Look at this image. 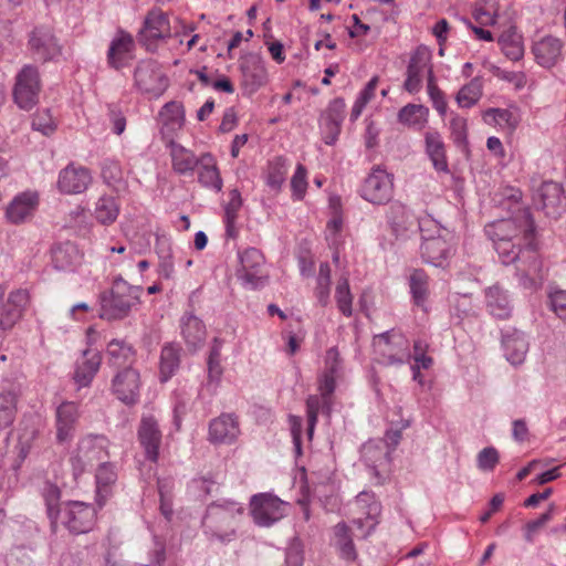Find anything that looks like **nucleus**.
Masks as SVG:
<instances>
[{
	"label": "nucleus",
	"mask_w": 566,
	"mask_h": 566,
	"mask_svg": "<svg viewBox=\"0 0 566 566\" xmlns=\"http://www.w3.org/2000/svg\"><path fill=\"white\" fill-rule=\"evenodd\" d=\"M563 187L560 184L544 181L536 191L535 203L546 216L556 218L564 209Z\"/></svg>",
	"instance_id": "19"
},
{
	"label": "nucleus",
	"mask_w": 566,
	"mask_h": 566,
	"mask_svg": "<svg viewBox=\"0 0 566 566\" xmlns=\"http://www.w3.org/2000/svg\"><path fill=\"white\" fill-rule=\"evenodd\" d=\"M490 118L499 125L507 124L510 127H515L516 125V120L509 109L490 108L485 112V120L489 122Z\"/></svg>",
	"instance_id": "63"
},
{
	"label": "nucleus",
	"mask_w": 566,
	"mask_h": 566,
	"mask_svg": "<svg viewBox=\"0 0 566 566\" xmlns=\"http://www.w3.org/2000/svg\"><path fill=\"white\" fill-rule=\"evenodd\" d=\"M359 192L363 199L373 205H386L394 197V177L376 166L365 178Z\"/></svg>",
	"instance_id": "6"
},
{
	"label": "nucleus",
	"mask_w": 566,
	"mask_h": 566,
	"mask_svg": "<svg viewBox=\"0 0 566 566\" xmlns=\"http://www.w3.org/2000/svg\"><path fill=\"white\" fill-rule=\"evenodd\" d=\"M171 36V28L168 15L160 10H151L145 18L144 27L139 32L138 41L146 46L148 51L156 49L158 40Z\"/></svg>",
	"instance_id": "12"
},
{
	"label": "nucleus",
	"mask_w": 566,
	"mask_h": 566,
	"mask_svg": "<svg viewBox=\"0 0 566 566\" xmlns=\"http://www.w3.org/2000/svg\"><path fill=\"white\" fill-rule=\"evenodd\" d=\"M181 335L190 350L201 347L206 340V326L202 321L191 313H186L180 319Z\"/></svg>",
	"instance_id": "32"
},
{
	"label": "nucleus",
	"mask_w": 566,
	"mask_h": 566,
	"mask_svg": "<svg viewBox=\"0 0 566 566\" xmlns=\"http://www.w3.org/2000/svg\"><path fill=\"white\" fill-rule=\"evenodd\" d=\"M198 181L206 188L220 192L223 186L222 178L217 167L216 160L210 153L201 155V161L198 165Z\"/></svg>",
	"instance_id": "35"
},
{
	"label": "nucleus",
	"mask_w": 566,
	"mask_h": 566,
	"mask_svg": "<svg viewBox=\"0 0 566 566\" xmlns=\"http://www.w3.org/2000/svg\"><path fill=\"white\" fill-rule=\"evenodd\" d=\"M549 308L563 321H566V290H555L548 294Z\"/></svg>",
	"instance_id": "60"
},
{
	"label": "nucleus",
	"mask_w": 566,
	"mask_h": 566,
	"mask_svg": "<svg viewBox=\"0 0 566 566\" xmlns=\"http://www.w3.org/2000/svg\"><path fill=\"white\" fill-rule=\"evenodd\" d=\"M500 455L494 447L482 449L476 458L478 468L482 471H492L499 463Z\"/></svg>",
	"instance_id": "59"
},
{
	"label": "nucleus",
	"mask_w": 566,
	"mask_h": 566,
	"mask_svg": "<svg viewBox=\"0 0 566 566\" xmlns=\"http://www.w3.org/2000/svg\"><path fill=\"white\" fill-rule=\"evenodd\" d=\"M39 206V196L34 191L17 195L8 205L6 217L9 222L20 224L30 220Z\"/></svg>",
	"instance_id": "21"
},
{
	"label": "nucleus",
	"mask_w": 566,
	"mask_h": 566,
	"mask_svg": "<svg viewBox=\"0 0 566 566\" xmlns=\"http://www.w3.org/2000/svg\"><path fill=\"white\" fill-rule=\"evenodd\" d=\"M240 269L238 277L242 284L251 290L265 285L268 275L263 273L264 256L256 248H248L239 253Z\"/></svg>",
	"instance_id": "10"
},
{
	"label": "nucleus",
	"mask_w": 566,
	"mask_h": 566,
	"mask_svg": "<svg viewBox=\"0 0 566 566\" xmlns=\"http://www.w3.org/2000/svg\"><path fill=\"white\" fill-rule=\"evenodd\" d=\"M429 277L422 270H413L409 276V289L413 304L427 311L426 303L429 296Z\"/></svg>",
	"instance_id": "41"
},
{
	"label": "nucleus",
	"mask_w": 566,
	"mask_h": 566,
	"mask_svg": "<svg viewBox=\"0 0 566 566\" xmlns=\"http://www.w3.org/2000/svg\"><path fill=\"white\" fill-rule=\"evenodd\" d=\"M52 264L60 271H73L82 260L77 247L70 242L55 244L51 250Z\"/></svg>",
	"instance_id": "33"
},
{
	"label": "nucleus",
	"mask_w": 566,
	"mask_h": 566,
	"mask_svg": "<svg viewBox=\"0 0 566 566\" xmlns=\"http://www.w3.org/2000/svg\"><path fill=\"white\" fill-rule=\"evenodd\" d=\"M345 101L340 97L334 98L329 104L325 113V122L332 123L334 130L337 128V124H342L345 117Z\"/></svg>",
	"instance_id": "58"
},
{
	"label": "nucleus",
	"mask_w": 566,
	"mask_h": 566,
	"mask_svg": "<svg viewBox=\"0 0 566 566\" xmlns=\"http://www.w3.org/2000/svg\"><path fill=\"white\" fill-rule=\"evenodd\" d=\"M107 363L115 368L132 367L136 352L134 347L124 339H112L107 344Z\"/></svg>",
	"instance_id": "34"
},
{
	"label": "nucleus",
	"mask_w": 566,
	"mask_h": 566,
	"mask_svg": "<svg viewBox=\"0 0 566 566\" xmlns=\"http://www.w3.org/2000/svg\"><path fill=\"white\" fill-rule=\"evenodd\" d=\"M135 41L134 38L119 30L113 38L107 50V63L115 70H120L129 65L134 59Z\"/></svg>",
	"instance_id": "17"
},
{
	"label": "nucleus",
	"mask_w": 566,
	"mask_h": 566,
	"mask_svg": "<svg viewBox=\"0 0 566 566\" xmlns=\"http://www.w3.org/2000/svg\"><path fill=\"white\" fill-rule=\"evenodd\" d=\"M102 178L107 186L115 190H119L125 185L123 169L115 159H105L102 163Z\"/></svg>",
	"instance_id": "47"
},
{
	"label": "nucleus",
	"mask_w": 566,
	"mask_h": 566,
	"mask_svg": "<svg viewBox=\"0 0 566 566\" xmlns=\"http://www.w3.org/2000/svg\"><path fill=\"white\" fill-rule=\"evenodd\" d=\"M242 86L248 94L255 93L266 81V70L259 54L250 53L240 63Z\"/></svg>",
	"instance_id": "18"
},
{
	"label": "nucleus",
	"mask_w": 566,
	"mask_h": 566,
	"mask_svg": "<svg viewBox=\"0 0 566 566\" xmlns=\"http://www.w3.org/2000/svg\"><path fill=\"white\" fill-rule=\"evenodd\" d=\"M20 395L21 389L18 384H9L0 391V431L14 422Z\"/></svg>",
	"instance_id": "31"
},
{
	"label": "nucleus",
	"mask_w": 566,
	"mask_h": 566,
	"mask_svg": "<svg viewBox=\"0 0 566 566\" xmlns=\"http://www.w3.org/2000/svg\"><path fill=\"white\" fill-rule=\"evenodd\" d=\"M102 357L98 352L84 350L82 361L77 363L74 380L80 387L91 384L99 369Z\"/></svg>",
	"instance_id": "36"
},
{
	"label": "nucleus",
	"mask_w": 566,
	"mask_h": 566,
	"mask_svg": "<svg viewBox=\"0 0 566 566\" xmlns=\"http://www.w3.org/2000/svg\"><path fill=\"white\" fill-rule=\"evenodd\" d=\"M484 232L504 265L514 264L525 287L542 277V261L537 253L535 224L528 209H520L513 218L485 226Z\"/></svg>",
	"instance_id": "1"
},
{
	"label": "nucleus",
	"mask_w": 566,
	"mask_h": 566,
	"mask_svg": "<svg viewBox=\"0 0 566 566\" xmlns=\"http://www.w3.org/2000/svg\"><path fill=\"white\" fill-rule=\"evenodd\" d=\"M429 109L421 104H407L398 112V120L410 127H423L428 122Z\"/></svg>",
	"instance_id": "44"
},
{
	"label": "nucleus",
	"mask_w": 566,
	"mask_h": 566,
	"mask_svg": "<svg viewBox=\"0 0 566 566\" xmlns=\"http://www.w3.org/2000/svg\"><path fill=\"white\" fill-rule=\"evenodd\" d=\"M181 348L176 344H166L163 346L159 359V379L161 382L168 381L179 369Z\"/></svg>",
	"instance_id": "38"
},
{
	"label": "nucleus",
	"mask_w": 566,
	"mask_h": 566,
	"mask_svg": "<svg viewBox=\"0 0 566 566\" xmlns=\"http://www.w3.org/2000/svg\"><path fill=\"white\" fill-rule=\"evenodd\" d=\"M427 92L434 109L441 116H444L448 108L446 95L437 85L433 70L431 69H429V76L427 78Z\"/></svg>",
	"instance_id": "51"
},
{
	"label": "nucleus",
	"mask_w": 566,
	"mask_h": 566,
	"mask_svg": "<svg viewBox=\"0 0 566 566\" xmlns=\"http://www.w3.org/2000/svg\"><path fill=\"white\" fill-rule=\"evenodd\" d=\"M428 348L429 345L423 339H417L413 342L412 358L415 360V365H420L422 369H429L433 364V359L427 355Z\"/></svg>",
	"instance_id": "61"
},
{
	"label": "nucleus",
	"mask_w": 566,
	"mask_h": 566,
	"mask_svg": "<svg viewBox=\"0 0 566 566\" xmlns=\"http://www.w3.org/2000/svg\"><path fill=\"white\" fill-rule=\"evenodd\" d=\"M322 403L323 401L316 395H311L306 399L307 436L310 439L313 437Z\"/></svg>",
	"instance_id": "57"
},
{
	"label": "nucleus",
	"mask_w": 566,
	"mask_h": 566,
	"mask_svg": "<svg viewBox=\"0 0 566 566\" xmlns=\"http://www.w3.org/2000/svg\"><path fill=\"white\" fill-rule=\"evenodd\" d=\"M287 163L283 157H274L268 163L265 171V184L272 190L279 192L286 179L287 175Z\"/></svg>",
	"instance_id": "42"
},
{
	"label": "nucleus",
	"mask_w": 566,
	"mask_h": 566,
	"mask_svg": "<svg viewBox=\"0 0 566 566\" xmlns=\"http://www.w3.org/2000/svg\"><path fill=\"white\" fill-rule=\"evenodd\" d=\"M42 496L45 502L48 517L51 522L52 532L57 531L59 517L63 505L60 504L61 490L57 485L46 481L42 488Z\"/></svg>",
	"instance_id": "40"
},
{
	"label": "nucleus",
	"mask_w": 566,
	"mask_h": 566,
	"mask_svg": "<svg viewBox=\"0 0 566 566\" xmlns=\"http://www.w3.org/2000/svg\"><path fill=\"white\" fill-rule=\"evenodd\" d=\"M112 386L114 394L120 401L133 405L139 397V373L132 367H126L116 374Z\"/></svg>",
	"instance_id": "20"
},
{
	"label": "nucleus",
	"mask_w": 566,
	"mask_h": 566,
	"mask_svg": "<svg viewBox=\"0 0 566 566\" xmlns=\"http://www.w3.org/2000/svg\"><path fill=\"white\" fill-rule=\"evenodd\" d=\"M106 446L107 439L104 436L83 438L71 458L73 475L77 478L94 465L102 463L107 458Z\"/></svg>",
	"instance_id": "4"
},
{
	"label": "nucleus",
	"mask_w": 566,
	"mask_h": 566,
	"mask_svg": "<svg viewBox=\"0 0 566 566\" xmlns=\"http://www.w3.org/2000/svg\"><path fill=\"white\" fill-rule=\"evenodd\" d=\"M160 134L167 144L175 142L185 125V108L180 102L166 103L159 112Z\"/></svg>",
	"instance_id": "15"
},
{
	"label": "nucleus",
	"mask_w": 566,
	"mask_h": 566,
	"mask_svg": "<svg viewBox=\"0 0 566 566\" xmlns=\"http://www.w3.org/2000/svg\"><path fill=\"white\" fill-rule=\"evenodd\" d=\"M95 520L96 511L94 506L80 501L64 503L59 517V522L75 535L90 532L95 524Z\"/></svg>",
	"instance_id": "8"
},
{
	"label": "nucleus",
	"mask_w": 566,
	"mask_h": 566,
	"mask_svg": "<svg viewBox=\"0 0 566 566\" xmlns=\"http://www.w3.org/2000/svg\"><path fill=\"white\" fill-rule=\"evenodd\" d=\"M356 505L365 515V520L367 522V531L363 536L367 537L371 534L378 524V517L381 513V504L376 500L374 493L363 491L356 496Z\"/></svg>",
	"instance_id": "37"
},
{
	"label": "nucleus",
	"mask_w": 566,
	"mask_h": 566,
	"mask_svg": "<svg viewBox=\"0 0 566 566\" xmlns=\"http://www.w3.org/2000/svg\"><path fill=\"white\" fill-rule=\"evenodd\" d=\"M135 85L143 93L160 96L168 87V78L151 60L140 61L134 72Z\"/></svg>",
	"instance_id": "11"
},
{
	"label": "nucleus",
	"mask_w": 566,
	"mask_h": 566,
	"mask_svg": "<svg viewBox=\"0 0 566 566\" xmlns=\"http://www.w3.org/2000/svg\"><path fill=\"white\" fill-rule=\"evenodd\" d=\"M451 137L458 146L467 143V119L454 115L450 120Z\"/></svg>",
	"instance_id": "62"
},
{
	"label": "nucleus",
	"mask_w": 566,
	"mask_h": 566,
	"mask_svg": "<svg viewBox=\"0 0 566 566\" xmlns=\"http://www.w3.org/2000/svg\"><path fill=\"white\" fill-rule=\"evenodd\" d=\"M140 291L139 286L130 285L123 277H115L111 289L103 291L98 296V316L106 321L125 318L139 303Z\"/></svg>",
	"instance_id": "2"
},
{
	"label": "nucleus",
	"mask_w": 566,
	"mask_h": 566,
	"mask_svg": "<svg viewBox=\"0 0 566 566\" xmlns=\"http://www.w3.org/2000/svg\"><path fill=\"white\" fill-rule=\"evenodd\" d=\"M28 303L29 294L25 290L11 292L0 310V327L3 331L11 329L22 317Z\"/></svg>",
	"instance_id": "23"
},
{
	"label": "nucleus",
	"mask_w": 566,
	"mask_h": 566,
	"mask_svg": "<svg viewBox=\"0 0 566 566\" xmlns=\"http://www.w3.org/2000/svg\"><path fill=\"white\" fill-rule=\"evenodd\" d=\"M116 481V473L112 464L102 462L96 472L97 494L106 496L108 486Z\"/></svg>",
	"instance_id": "53"
},
{
	"label": "nucleus",
	"mask_w": 566,
	"mask_h": 566,
	"mask_svg": "<svg viewBox=\"0 0 566 566\" xmlns=\"http://www.w3.org/2000/svg\"><path fill=\"white\" fill-rule=\"evenodd\" d=\"M29 44L33 54L42 61H50L61 53V46L54 34L45 27L35 28L33 30Z\"/></svg>",
	"instance_id": "24"
},
{
	"label": "nucleus",
	"mask_w": 566,
	"mask_h": 566,
	"mask_svg": "<svg viewBox=\"0 0 566 566\" xmlns=\"http://www.w3.org/2000/svg\"><path fill=\"white\" fill-rule=\"evenodd\" d=\"M484 294L486 310L492 316L500 319H505L511 316L513 304L507 291L494 284L489 286Z\"/></svg>",
	"instance_id": "28"
},
{
	"label": "nucleus",
	"mask_w": 566,
	"mask_h": 566,
	"mask_svg": "<svg viewBox=\"0 0 566 566\" xmlns=\"http://www.w3.org/2000/svg\"><path fill=\"white\" fill-rule=\"evenodd\" d=\"M240 434L238 418L233 413H222L209 423V441L232 443Z\"/></svg>",
	"instance_id": "26"
},
{
	"label": "nucleus",
	"mask_w": 566,
	"mask_h": 566,
	"mask_svg": "<svg viewBox=\"0 0 566 566\" xmlns=\"http://www.w3.org/2000/svg\"><path fill=\"white\" fill-rule=\"evenodd\" d=\"M482 93V81L479 77H474L459 90L455 101L460 107L470 108L480 101Z\"/></svg>",
	"instance_id": "45"
},
{
	"label": "nucleus",
	"mask_w": 566,
	"mask_h": 566,
	"mask_svg": "<svg viewBox=\"0 0 566 566\" xmlns=\"http://www.w3.org/2000/svg\"><path fill=\"white\" fill-rule=\"evenodd\" d=\"M563 48L564 43L559 38L546 35L533 43L532 52L537 64L551 69L560 61Z\"/></svg>",
	"instance_id": "22"
},
{
	"label": "nucleus",
	"mask_w": 566,
	"mask_h": 566,
	"mask_svg": "<svg viewBox=\"0 0 566 566\" xmlns=\"http://www.w3.org/2000/svg\"><path fill=\"white\" fill-rule=\"evenodd\" d=\"M502 345L506 359L512 365H520L524 361L528 352V342L524 333L517 329H506L502 334Z\"/></svg>",
	"instance_id": "29"
},
{
	"label": "nucleus",
	"mask_w": 566,
	"mask_h": 566,
	"mask_svg": "<svg viewBox=\"0 0 566 566\" xmlns=\"http://www.w3.org/2000/svg\"><path fill=\"white\" fill-rule=\"evenodd\" d=\"M287 503L272 493H259L251 497L250 510L253 521L262 527H270L286 515Z\"/></svg>",
	"instance_id": "7"
},
{
	"label": "nucleus",
	"mask_w": 566,
	"mask_h": 566,
	"mask_svg": "<svg viewBox=\"0 0 566 566\" xmlns=\"http://www.w3.org/2000/svg\"><path fill=\"white\" fill-rule=\"evenodd\" d=\"M335 298L338 310L346 317L353 314V295L350 293L349 283L347 277H340L336 285Z\"/></svg>",
	"instance_id": "50"
},
{
	"label": "nucleus",
	"mask_w": 566,
	"mask_h": 566,
	"mask_svg": "<svg viewBox=\"0 0 566 566\" xmlns=\"http://www.w3.org/2000/svg\"><path fill=\"white\" fill-rule=\"evenodd\" d=\"M91 180L88 169L71 164L60 171L57 187L63 193H81L86 190Z\"/></svg>",
	"instance_id": "25"
},
{
	"label": "nucleus",
	"mask_w": 566,
	"mask_h": 566,
	"mask_svg": "<svg viewBox=\"0 0 566 566\" xmlns=\"http://www.w3.org/2000/svg\"><path fill=\"white\" fill-rule=\"evenodd\" d=\"M375 352L384 358L387 365H402L406 361V342L401 335L387 331L376 335L373 340Z\"/></svg>",
	"instance_id": "13"
},
{
	"label": "nucleus",
	"mask_w": 566,
	"mask_h": 566,
	"mask_svg": "<svg viewBox=\"0 0 566 566\" xmlns=\"http://www.w3.org/2000/svg\"><path fill=\"white\" fill-rule=\"evenodd\" d=\"M335 545L343 559L354 562L357 557V552L352 539L349 527L345 523H338L334 528Z\"/></svg>",
	"instance_id": "43"
},
{
	"label": "nucleus",
	"mask_w": 566,
	"mask_h": 566,
	"mask_svg": "<svg viewBox=\"0 0 566 566\" xmlns=\"http://www.w3.org/2000/svg\"><path fill=\"white\" fill-rule=\"evenodd\" d=\"M137 437L144 449L146 459L151 462H157L163 434L158 421L154 416L145 415L142 417Z\"/></svg>",
	"instance_id": "14"
},
{
	"label": "nucleus",
	"mask_w": 566,
	"mask_h": 566,
	"mask_svg": "<svg viewBox=\"0 0 566 566\" xmlns=\"http://www.w3.org/2000/svg\"><path fill=\"white\" fill-rule=\"evenodd\" d=\"M78 417L77 406L74 402H63L56 410L57 439L65 441L71 437Z\"/></svg>",
	"instance_id": "39"
},
{
	"label": "nucleus",
	"mask_w": 566,
	"mask_h": 566,
	"mask_svg": "<svg viewBox=\"0 0 566 566\" xmlns=\"http://www.w3.org/2000/svg\"><path fill=\"white\" fill-rule=\"evenodd\" d=\"M41 80L33 65H24L15 75L12 90L13 102L23 111H31L40 99Z\"/></svg>",
	"instance_id": "5"
},
{
	"label": "nucleus",
	"mask_w": 566,
	"mask_h": 566,
	"mask_svg": "<svg viewBox=\"0 0 566 566\" xmlns=\"http://www.w3.org/2000/svg\"><path fill=\"white\" fill-rule=\"evenodd\" d=\"M229 201L224 207V222L227 234L229 237H234V224L238 218V212L242 207V198L238 189H232L229 193Z\"/></svg>",
	"instance_id": "48"
},
{
	"label": "nucleus",
	"mask_w": 566,
	"mask_h": 566,
	"mask_svg": "<svg viewBox=\"0 0 566 566\" xmlns=\"http://www.w3.org/2000/svg\"><path fill=\"white\" fill-rule=\"evenodd\" d=\"M119 214V206L114 197H101L94 210L95 219L102 224H112Z\"/></svg>",
	"instance_id": "46"
},
{
	"label": "nucleus",
	"mask_w": 566,
	"mask_h": 566,
	"mask_svg": "<svg viewBox=\"0 0 566 566\" xmlns=\"http://www.w3.org/2000/svg\"><path fill=\"white\" fill-rule=\"evenodd\" d=\"M166 146L169 148L172 170L180 176H192L201 161V156L197 157L192 150L176 142Z\"/></svg>",
	"instance_id": "27"
},
{
	"label": "nucleus",
	"mask_w": 566,
	"mask_h": 566,
	"mask_svg": "<svg viewBox=\"0 0 566 566\" xmlns=\"http://www.w3.org/2000/svg\"><path fill=\"white\" fill-rule=\"evenodd\" d=\"M408 427H409V421L403 420V421H401L399 427H397V428L391 427L386 430L385 437L381 440H382V442H386V446L390 450L391 454L402 438V434H401L402 430Z\"/></svg>",
	"instance_id": "64"
},
{
	"label": "nucleus",
	"mask_w": 566,
	"mask_h": 566,
	"mask_svg": "<svg viewBox=\"0 0 566 566\" xmlns=\"http://www.w3.org/2000/svg\"><path fill=\"white\" fill-rule=\"evenodd\" d=\"M424 150L438 172H449V165L446 154V145L442 136L437 130L424 133Z\"/></svg>",
	"instance_id": "30"
},
{
	"label": "nucleus",
	"mask_w": 566,
	"mask_h": 566,
	"mask_svg": "<svg viewBox=\"0 0 566 566\" xmlns=\"http://www.w3.org/2000/svg\"><path fill=\"white\" fill-rule=\"evenodd\" d=\"M243 507L234 501L211 503L202 518L205 534L210 539L221 543L231 542L235 535V527Z\"/></svg>",
	"instance_id": "3"
},
{
	"label": "nucleus",
	"mask_w": 566,
	"mask_h": 566,
	"mask_svg": "<svg viewBox=\"0 0 566 566\" xmlns=\"http://www.w3.org/2000/svg\"><path fill=\"white\" fill-rule=\"evenodd\" d=\"M307 185V170L302 164H298L291 179L292 198L302 200L305 197Z\"/></svg>",
	"instance_id": "55"
},
{
	"label": "nucleus",
	"mask_w": 566,
	"mask_h": 566,
	"mask_svg": "<svg viewBox=\"0 0 566 566\" xmlns=\"http://www.w3.org/2000/svg\"><path fill=\"white\" fill-rule=\"evenodd\" d=\"M499 44L501 45L502 52L507 59L512 61H518L523 57L524 48L517 36L501 35L499 39Z\"/></svg>",
	"instance_id": "54"
},
{
	"label": "nucleus",
	"mask_w": 566,
	"mask_h": 566,
	"mask_svg": "<svg viewBox=\"0 0 566 566\" xmlns=\"http://www.w3.org/2000/svg\"><path fill=\"white\" fill-rule=\"evenodd\" d=\"M31 126L32 129L40 132L44 136H50L56 129V125L49 109H43L34 114Z\"/></svg>",
	"instance_id": "56"
},
{
	"label": "nucleus",
	"mask_w": 566,
	"mask_h": 566,
	"mask_svg": "<svg viewBox=\"0 0 566 566\" xmlns=\"http://www.w3.org/2000/svg\"><path fill=\"white\" fill-rule=\"evenodd\" d=\"M420 250L424 262L437 268H444L453 253L451 237L447 238L440 233L437 237L423 238Z\"/></svg>",
	"instance_id": "16"
},
{
	"label": "nucleus",
	"mask_w": 566,
	"mask_h": 566,
	"mask_svg": "<svg viewBox=\"0 0 566 566\" xmlns=\"http://www.w3.org/2000/svg\"><path fill=\"white\" fill-rule=\"evenodd\" d=\"M360 459L371 471L376 484H384L391 465V453L382 440L370 439L360 448Z\"/></svg>",
	"instance_id": "9"
},
{
	"label": "nucleus",
	"mask_w": 566,
	"mask_h": 566,
	"mask_svg": "<svg viewBox=\"0 0 566 566\" xmlns=\"http://www.w3.org/2000/svg\"><path fill=\"white\" fill-rule=\"evenodd\" d=\"M431 55L424 48H418L411 55L407 72L410 75L419 76L422 78L423 74L427 73L429 76V69L432 70L430 64Z\"/></svg>",
	"instance_id": "49"
},
{
	"label": "nucleus",
	"mask_w": 566,
	"mask_h": 566,
	"mask_svg": "<svg viewBox=\"0 0 566 566\" xmlns=\"http://www.w3.org/2000/svg\"><path fill=\"white\" fill-rule=\"evenodd\" d=\"M331 268L328 263L319 265L317 277L316 297L321 305L326 306L329 300Z\"/></svg>",
	"instance_id": "52"
}]
</instances>
